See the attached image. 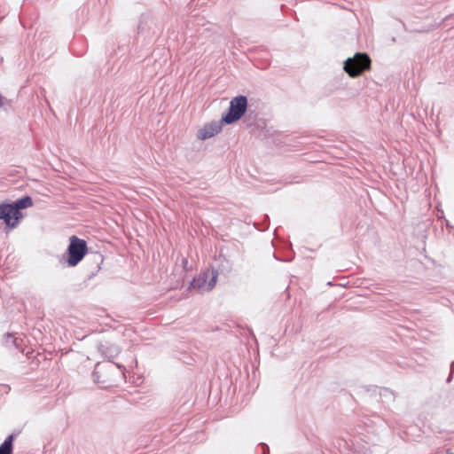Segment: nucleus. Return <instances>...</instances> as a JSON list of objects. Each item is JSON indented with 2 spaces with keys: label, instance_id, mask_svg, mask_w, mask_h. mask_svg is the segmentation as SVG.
<instances>
[{
  "label": "nucleus",
  "instance_id": "nucleus-10",
  "mask_svg": "<svg viewBox=\"0 0 454 454\" xmlns=\"http://www.w3.org/2000/svg\"><path fill=\"white\" fill-rule=\"evenodd\" d=\"M260 445L262 450V454H269V447L265 443H261Z\"/></svg>",
  "mask_w": 454,
  "mask_h": 454
},
{
  "label": "nucleus",
  "instance_id": "nucleus-6",
  "mask_svg": "<svg viewBox=\"0 0 454 454\" xmlns=\"http://www.w3.org/2000/svg\"><path fill=\"white\" fill-rule=\"evenodd\" d=\"M222 129V124L219 121H213L205 125L197 133V137L200 140H206L218 134Z\"/></svg>",
  "mask_w": 454,
  "mask_h": 454
},
{
  "label": "nucleus",
  "instance_id": "nucleus-5",
  "mask_svg": "<svg viewBox=\"0 0 454 454\" xmlns=\"http://www.w3.org/2000/svg\"><path fill=\"white\" fill-rule=\"evenodd\" d=\"M22 218V214L15 208L12 204L0 205V219L4 220V223L9 228L17 227L19 221Z\"/></svg>",
  "mask_w": 454,
  "mask_h": 454
},
{
  "label": "nucleus",
  "instance_id": "nucleus-11",
  "mask_svg": "<svg viewBox=\"0 0 454 454\" xmlns=\"http://www.w3.org/2000/svg\"><path fill=\"white\" fill-rule=\"evenodd\" d=\"M4 106V98L3 97L0 95V107H2Z\"/></svg>",
  "mask_w": 454,
  "mask_h": 454
},
{
  "label": "nucleus",
  "instance_id": "nucleus-4",
  "mask_svg": "<svg viewBox=\"0 0 454 454\" xmlns=\"http://www.w3.org/2000/svg\"><path fill=\"white\" fill-rule=\"evenodd\" d=\"M68 259L69 266H75L82 260L87 253V244L83 239L72 236L70 238V244L68 246Z\"/></svg>",
  "mask_w": 454,
  "mask_h": 454
},
{
  "label": "nucleus",
  "instance_id": "nucleus-8",
  "mask_svg": "<svg viewBox=\"0 0 454 454\" xmlns=\"http://www.w3.org/2000/svg\"><path fill=\"white\" fill-rule=\"evenodd\" d=\"M0 454H12V435L7 437L1 444Z\"/></svg>",
  "mask_w": 454,
  "mask_h": 454
},
{
  "label": "nucleus",
  "instance_id": "nucleus-1",
  "mask_svg": "<svg viewBox=\"0 0 454 454\" xmlns=\"http://www.w3.org/2000/svg\"><path fill=\"white\" fill-rule=\"evenodd\" d=\"M371 66V59L366 53H356L353 58L344 62V70L351 77H356L368 70Z\"/></svg>",
  "mask_w": 454,
  "mask_h": 454
},
{
  "label": "nucleus",
  "instance_id": "nucleus-2",
  "mask_svg": "<svg viewBox=\"0 0 454 454\" xmlns=\"http://www.w3.org/2000/svg\"><path fill=\"white\" fill-rule=\"evenodd\" d=\"M218 272L214 269H207L194 278L191 283V287L200 294L211 291L217 281Z\"/></svg>",
  "mask_w": 454,
  "mask_h": 454
},
{
  "label": "nucleus",
  "instance_id": "nucleus-12",
  "mask_svg": "<svg viewBox=\"0 0 454 454\" xmlns=\"http://www.w3.org/2000/svg\"><path fill=\"white\" fill-rule=\"evenodd\" d=\"M448 454H454L453 452L448 451Z\"/></svg>",
  "mask_w": 454,
  "mask_h": 454
},
{
  "label": "nucleus",
  "instance_id": "nucleus-7",
  "mask_svg": "<svg viewBox=\"0 0 454 454\" xmlns=\"http://www.w3.org/2000/svg\"><path fill=\"white\" fill-rule=\"evenodd\" d=\"M18 211L20 212V209H25L33 206V200L29 196L23 197L13 204H12Z\"/></svg>",
  "mask_w": 454,
  "mask_h": 454
},
{
  "label": "nucleus",
  "instance_id": "nucleus-3",
  "mask_svg": "<svg viewBox=\"0 0 454 454\" xmlns=\"http://www.w3.org/2000/svg\"><path fill=\"white\" fill-rule=\"evenodd\" d=\"M247 106V99L244 96L233 98L230 102L228 113L222 117V121L227 124L239 120L245 114Z\"/></svg>",
  "mask_w": 454,
  "mask_h": 454
},
{
  "label": "nucleus",
  "instance_id": "nucleus-9",
  "mask_svg": "<svg viewBox=\"0 0 454 454\" xmlns=\"http://www.w3.org/2000/svg\"><path fill=\"white\" fill-rule=\"evenodd\" d=\"M260 123L257 121V138L262 137H267L268 130H259Z\"/></svg>",
  "mask_w": 454,
  "mask_h": 454
}]
</instances>
